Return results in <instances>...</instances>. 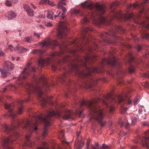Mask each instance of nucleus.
<instances>
[{"instance_id":"10","label":"nucleus","mask_w":149,"mask_h":149,"mask_svg":"<svg viewBox=\"0 0 149 149\" xmlns=\"http://www.w3.org/2000/svg\"><path fill=\"white\" fill-rule=\"evenodd\" d=\"M58 44V42L56 40H51L50 39H48L47 41H43L39 42L38 45H41L42 47L45 46L47 47H49L51 45L56 46Z\"/></svg>"},{"instance_id":"7","label":"nucleus","mask_w":149,"mask_h":149,"mask_svg":"<svg viewBox=\"0 0 149 149\" xmlns=\"http://www.w3.org/2000/svg\"><path fill=\"white\" fill-rule=\"evenodd\" d=\"M134 16L133 13H127L124 14L121 11H120L115 15V17L118 20L124 19L126 20L132 19Z\"/></svg>"},{"instance_id":"1","label":"nucleus","mask_w":149,"mask_h":149,"mask_svg":"<svg viewBox=\"0 0 149 149\" xmlns=\"http://www.w3.org/2000/svg\"><path fill=\"white\" fill-rule=\"evenodd\" d=\"M118 100L119 103L123 102L124 104L121 105V113L124 114L127 110L128 108L125 107L127 105H130L132 103L131 100L127 97L125 94L119 95L115 97H113L111 94H108L104 99H100L97 97L91 101H83L81 103V106H86L90 109L89 113L90 119H94L97 120L100 124L102 127L105 125L106 123L103 120L104 118L105 114L103 111L99 107L95 104L100 102H102L110 108V111L112 112L114 110V108L111 104L110 101L116 102Z\"/></svg>"},{"instance_id":"44","label":"nucleus","mask_w":149,"mask_h":149,"mask_svg":"<svg viewBox=\"0 0 149 149\" xmlns=\"http://www.w3.org/2000/svg\"><path fill=\"white\" fill-rule=\"evenodd\" d=\"M129 123H128V121L127 120V122H123L122 123V124L123 125H124L125 128H127L128 126Z\"/></svg>"},{"instance_id":"36","label":"nucleus","mask_w":149,"mask_h":149,"mask_svg":"<svg viewBox=\"0 0 149 149\" xmlns=\"http://www.w3.org/2000/svg\"><path fill=\"white\" fill-rule=\"evenodd\" d=\"M73 12L75 14H80L81 15L83 16L84 15L82 11L77 9H74L73 11Z\"/></svg>"},{"instance_id":"6","label":"nucleus","mask_w":149,"mask_h":149,"mask_svg":"<svg viewBox=\"0 0 149 149\" xmlns=\"http://www.w3.org/2000/svg\"><path fill=\"white\" fill-rule=\"evenodd\" d=\"M37 94L39 97V99L41 101V103L43 106H45L46 103L49 102V99L48 97L46 98L41 97L42 95V91L40 87L39 86H36L35 87L33 90Z\"/></svg>"},{"instance_id":"33","label":"nucleus","mask_w":149,"mask_h":149,"mask_svg":"<svg viewBox=\"0 0 149 149\" xmlns=\"http://www.w3.org/2000/svg\"><path fill=\"white\" fill-rule=\"evenodd\" d=\"M84 49L83 47H78L77 49H74L72 50L71 52L74 54H75L77 53L78 51H84Z\"/></svg>"},{"instance_id":"31","label":"nucleus","mask_w":149,"mask_h":149,"mask_svg":"<svg viewBox=\"0 0 149 149\" xmlns=\"http://www.w3.org/2000/svg\"><path fill=\"white\" fill-rule=\"evenodd\" d=\"M65 0H61V1L58 2V9H61L62 8L63 5H66V3L64 2Z\"/></svg>"},{"instance_id":"59","label":"nucleus","mask_w":149,"mask_h":149,"mask_svg":"<svg viewBox=\"0 0 149 149\" xmlns=\"http://www.w3.org/2000/svg\"><path fill=\"white\" fill-rule=\"evenodd\" d=\"M143 125L144 126H149V122L145 121L143 122Z\"/></svg>"},{"instance_id":"40","label":"nucleus","mask_w":149,"mask_h":149,"mask_svg":"<svg viewBox=\"0 0 149 149\" xmlns=\"http://www.w3.org/2000/svg\"><path fill=\"white\" fill-rule=\"evenodd\" d=\"M78 67V65L77 64H72V68L71 71H74L75 69H77Z\"/></svg>"},{"instance_id":"35","label":"nucleus","mask_w":149,"mask_h":149,"mask_svg":"<svg viewBox=\"0 0 149 149\" xmlns=\"http://www.w3.org/2000/svg\"><path fill=\"white\" fill-rule=\"evenodd\" d=\"M131 124L132 125H134L137 121V118L135 116H132L131 117Z\"/></svg>"},{"instance_id":"18","label":"nucleus","mask_w":149,"mask_h":149,"mask_svg":"<svg viewBox=\"0 0 149 149\" xmlns=\"http://www.w3.org/2000/svg\"><path fill=\"white\" fill-rule=\"evenodd\" d=\"M3 67L4 68L8 69V70H12L14 68V65L11 62L7 61L5 62Z\"/></svg>"},{"instance_id":"23","label":"nucleus","mask_w":149,"mask_h":149,"mask_svg":"<svg viewBox=\"0 0 149 149\" xmlns=\"http://www.w3.org/2000/svg\"><path fill=\"white\" fill-rule=\"evenodd\" d=\"M9 20L13 19L15 17L17 16L16 14L13 11L10 10L8 12L7 15H6Z\"/></svg>"},{"instance_id":"11","label":"nucleus","mask_w":149,"mask_h":149,"mask_svg":"<svg viewBox=\"0 0 149 149\" xmlns=\"http://www.w3.org/2000/svg\"><path fill=\"white\" fill-rule=\"evenodd\" d=\"M5 109L8 110V114L10 116H11L13 118H14L16 116V113L13 111V107L10 104L6 103L5 105Z\"/></svg>"},{"instance_id":"24","label":"nucleus","mask_w":149,"mask_h":149,"mask_svg":"<svg viewBox=\"0 0 149 149\" xmlns=\"http://www.w3.org/2000/svg\"><path fill=\"white\" fill-rule=\"evenodd\" d=\"M141 140L143 146L147 147H148L149 144L148 141H149V137H143Z\"/></svg>"},{"instance_id":"19","label":"nucleus","mask_w":149,"mask_h":149,"mask_svg":"<svg viewBox=\"0 0 149 149\" xmlns=\"http://www.w3.org/2000/svg\"><path fill=\"white\" fill-rule=\"evenodd\" d=\"M29 70L27 68H25L24 70L22 72L20 75L19 77V79L21 78L25 79L28 76L29 74L28 72Z\"/></svg>"},{"instance_id":"29","label":"nucleus","mask_w":149,"mask_h":149,"mask_svg":"<svg viewBox=\"0 0 149 149\" xmlns=\"http://www.w3.org/2000/svg\"><path fill=\"white\" fill-rule=\"evenodd\" d=\"M54 13L53 11L51 10L48 11L47 13V17L50 19H53Z\"/></svg>"},{"instance_id":"50","label":"nucleus","mask_w":149,"mask_h":149,"mask_svg":"<svg viewBox=\"0 0 149 149\" xmlns=\"http://www.w3.org/2000/svg\"><path fill=\"white\" fill-rule=\"evenodd\" d=\"M116 30L117 31H125L124 29L122 28L121 26H120L117 27Z\"/></svg>"},{"instance_id":"8","label":"nucleus","mask_w":149,"mask_h":149,"mask_svg":"<svg viewBox=\"0 0 149 149\" xmlns=\"http://www.w3.org/2000/svg\"><path fill=\"white\" fill-rule=\"evenodd\" d=\"M13 123H12V127H10L6 123L0 124V126H1L3 128V131L6 133H8L15 128L16 125H19V122L15 120H13Z\"/></svg>"},{"instance_id":"4","label":"nucleus","mask_w":149,"mask_h":149,"mask_svg":"<svg viewBox=\"0 0 149 149\" xmlns=\"http://www.w3.org/2000/svg\"><path fill=\"white\" fill-rule=\"evenodd\" d=\"M67 23L65 22H60L59 25V29L58 30L57 35L58 38L60 39H65L68 31L66 25Z\"/></svg>"},{"instance_id":"60","label":"nucleus","mask_w":149,"mask_h":149,"mask_svg":"<svg viewBox=\"0 0 149 149\" xmlns=\"http://www.w3.org/2000/svg\"><path fill=\"white\" fill-rule=\"evenodd\" d=\"M34 35L38 38H39L40 36V34L38 33H34Z\"/></svg>"},{"instance_id":"26","label":"nucleus","mask_w":149,"mask_h":149,"mask_svg":"<svg viewBox=\"0 0 149 149\" xmlns=\"http://www.w3.org/2000/svg\"><path fill=\"white\" fill-rule=\"evenodd\" d=\"M15 49L17 50L19 52L21 53H24L28 50V49L26 48H24L22 47H19V46L17 47Z\"/></svg>"},{"instance_id":"5","label":"nucleus","mask_w":149,"mask_h":149,"mask_svg":"<svg viewBox=\"0 0 149 149\" xmlns=\"http://www.w3.org/2000/svg\"><path fill=\"white\" fill-rule=\"evenodd\" d=\"M95 8L96 10L99 12L98 15L100 17L99 21L97 22L95 21V23L99 24H106L107 19L105 17L102 16L105 11L104 6L103 5L96 4Z\"/></svg>"},{"instance_id":"32","label":"nucleus","mask_w":149,"mask_h":149,"mask_svg":"<svg viewBox=\"0 0 149 149\" xmlns=\"http://www.w3.org/2000/svg\"><path fill=\"white\" fill-rule=\"evenodd\" d=\"M31 53L33 54H42L43 53V51L40 49H35L31 51Z\"/></svg>"},{"instance_id":"43","label":"nucleus","mask_w":149,"mask_h":149,"mask_svg":"<svg viewBox=\"0 0 149 149\" xmlns=\"http://www.w3.org/2000/svg\"><path fill=\"white\" fill-rule=\"evenodd\" d=\"M117 66H116V68H117V74H119V72H122V70L120 69V64H118V65H117Z\"/></svg>"},{"instance_id":"14","label":"nucleus","mask_w":149,"mask_h":149,"mask_svg":"<svg viewBox=\"0 0 149 149\" xmlns=\"http://www.w3.org/2000/svg\"><path fill=\"white\" fill-rule=\"evenodd\" d=\"M104 62L106 63L112 67L115 66L116 64V60L113 56L109 58L108 59H104Z\"/></svg>"},{"instance_id":"45","label":"nucleus","mask_w":149,"mask_h":149,"mask_svg":"<svg viewBox=\"0 0 149 149\" xmlns=\"http://www.w3.org/2000/svg\"><path fill=\"white\" fill-rule=\"evenodd\" d=\"M47 3L52 6H53L55 5V4L53 2L50 1L49 0H47Z\"/></svg>"},{"instance_id":"61","label":"nucleus","mask_w":149,"mask_h":149,"mask_svg":"<svg viewBox=\"0 0 149 149\" xmlns=\"http://www.w3.org/2000/svg\"><path fill=\"white\" fill-rule=\"evenodd\" d=\"M53 25V24L51 22H47L46 24V26H51Z\"/></svg>"},{"instance_id":"48","label":"nucleus","mask_w":149,"mask_h":149,"mask_svg":"<svg viewBox=\"0 0 149 149\" xmlns=\"http://www.w3.org/2000/svg\"><path fill=\"white\" fill-rule=\"evenodd\" d=\"M93 29L91 27H87L84 29V31L86 32H87L88 31H92Z\"/></svg>"},{"instance_id":"25","label":"nucleus","mask_w":149,"mask_h":149,"mask_svg":"<svg viewBox=\"0 0 149 149\" xmlns=\"http://www.w3.org/2000/svg\"><path fill=\"white\" fill-rule=\"evenodd\" d=\"M84 143L83 141H78L77 144H74L75 149H81L84 145Z\"/></svg>"},{"instance_id":"47","label":"nucleus","mask_w":149,"mask_h":149,"mask_svg":"<svg viewBox=\"0 0 149 149\" xmlns=\"http://www.w3.org/2000/svg\"><path fill=\"white\" fill-rule=\"evenodd\" d=\"M129 58L130 59V62L133 59V53L132 52H130L129 53Z\"/></svg>"},{"instance_id":"58","label":"nucleus","mask_w":149,"mask_h":149,"mask_svg":"<svg viewBox=\"0 0 149 149\" xmlns=\"http://www.w3.org/2000/svg\"><path fill=\"white\" fill-rule=\"evenodd\" d=\"M82 112V111H77L75 113V114L77 115V114H79V116L80 117L81 116V114Z\"/></svg>"},{"instance_id":"20","label":"nucleus","mask_w":149,"mask_h":149,"mask_svg":"<svg viewBox=\"0 0 149 149\" xmlns=\"http://www.w3.org/2000/svg\"><path fill=\"white\" fill-rule=\"evenodd\" d=\"M72 114L73 112L72 110H68L65 115L63 116V119L65 120H68L72 118Z\"/></svg>"},{"instance_id":"55","label":"nucleus","mask_w":149,"mask_h":149,"mask_svg":"<svg viewBox=\"0 0 149 149\" xmlns=\"http://www.w3.org/2000/svg\"><path fill=\"white\" fill-rule=\"evenodd\" d=\"M6 5L8 6H10L12 5V3L11 2L8 1H6L5 3Z\"/></svg>"},{"instance_id":"3","label":"nucleus","mask_w":149,"mask_h":149,"mask_svg":"<svg viewBox=\"0 0 149 149\" xmlns=\"http://www.w3.org/2000/svg\"><path fill=\"white\" fill-rule=\"evenodd\" d=\"M13 133L12 136L7 138L3 136L1 138L2 145L5 149H13L12 147L10 145V143L15 140L13 139L14 137L17 138L19 136V134L17 132H14Z\"/></svg>"},{"instance_id":"13","label":"nucleus","mask_w":149,"mask_h":149,"mask_svg":"<svg viewBox=\"0 0 149 149\" xmlns=\"http://www.w3.org/2000/svg\"><path fill=\"white\" fill-rule=\"evenodd\" d=\"M61 9L63 10V13H61L60 11H57L56 12V14L54 15V18H58L59 19L61 20V19H63L65 12L66 11V9L64 7H63Z\"/></svg>"},{"instance_id":"56","label":"nucleus","mask_w":149,"mask_h":149,"mask_svg":"<svg viewBox=\"0 0 149 149\" xmlns=\"http://www.w3.org/2000/svg\"><path fill=\"white\" fill-rule=\"evenodd\" d=\"M5 54L3 52L2 49L0 48V56H2L5 55Z\"/></svg>"},{"instance_id":"49","label":"nucleus","mask_w":149,"mask_h":149,"mask_svg":"<svg viewBox=\"0 0 149 149\" xmlns=\"http://www.w3.org/2000/svg\"><path fill=\"white\" fill-rule=\"evenodd\" d=\"M23 107H21L19 109L18 112H17V113L18 114H20L23 111Z\"/></svg>"},{"instance_id":"52","label":"nucleus","mask_w":149,"mask_h":149,"mask_svg":"<svg viewBox=\"0 0 149 149\" xmlns=\"http://www.w3.org/2000/svg\"><path fill=\"white\" fill-rule=\"evenodd\" d=\"M102 148L103 149H109L110 148L109 146L106 145L105 144H103L102 145Z\"/></svg>"},{"instance_id":"62","label":"nucleus","mask_w":149,"mask_h":149,"mask_svg":"<svg viewBox=\"0 0 149 149\" xmlns=\"http://www.w3.org/2000/svg\"><path fill=\"white\" fill-rule=\"evenodd\" d=\"M8 48L11 51L14 49V48L13 46L11 45H8Z\"/></svg>"},{"instance_id":"34","label":"nucleus","mask_w":149,"mask_h":149,"mask_svg":"<svg viewBox=\"0 0 149 149\" xmlns=\"http://www.w3.org/2000/svg\"><path fill=\"white\" fill-rule=\"evenodd\" d=\"M119 3V2L118 1H115L112 3L111 6V11H113L115 9L114 6H118Z\"/></svg>"},{"instance_id":"51","label":"nucleus","mask_w":149,"mask_h":149,"mask_svg":"<svg viewBox=\"0 0 149 149\" xmlns=\"http://www.w3.org/2000/svg\"><path fill=\"white\" fill-rule=\"evenodd\" d=\"M47 0H41L39 3V4L41 5L42 4H44L45 3H47Z\"/></svg>"},{"instance_id":"46","label":"nucleus","mask_w":149,"mask_h":149,"mask_svg":"<svg viewBox=\"0 0 149 149\" xmlns=\"http://www.w3.org/2000/svg\"><path fill=\"white\" fill-rule=\"evenodd\" d=\"M143 109H142V108H140V109H139V113H140V114H141V113H142V114H141V115L143 114H144V115H145V117L144 118H145V117L146 116H147V115H146V113H144L143 112Z\"/></svg>"},{"instance_id":"64","label":"nucleus","mask_w":149,"mask_h":149,"mask_svg":"<svg viewBox=\"0 0 149 149\" xmlns=\"http://www.w3.org/2000/svg\"><path fill=\"white\" fill-rule=\"evenodd\" d=\"M28 93H31L33 92V91H32V90L29 89V90H28Z\"/></svg>"},{"instance_id":"53","label":"nucleus","mask_w":149,"mask_h":149,"mask_svg":"<svg viewBox=\"0 0 149 149\" xmlns=\"http://www.w3.org/2000/svg\"><path fill=\"white\" fill-rule=\"evenodd\" d=\"M39 79L40 80V81H42L43 82H44L45 83V82L46 81V78L45 77H42V76H41L40 77V78Z\"/></svg>"},{"instance_id":"12","label":"nucleus","mask_w":149,"mask_h":149,"mask_svg":"<svg viewBox=\"0 0 149 149\" xmlns=\"http://www.w3.org/2000/svg\"><path fill=\"white\" fill-rule=\"evenodd\" d=\"M95 58L96 56L95 55H88L86 57H84V60L83 61L81 60V62L84 63L85 64V65L86 67V65L88 63H90L91 61H93L92 60L95 59Z\"/></svg>"},{"instance_id":"42","label":"nucleus","mask_w":149,"mask_h":149,"mask_svg":"<svg viewBox=\"0 0 149 149\" xmlns=\"http://www.w3.org/2000/svg\"><path fill=\"white\" fill-rule=\"evenodd\" d=\"M95 80L93 78H91L90 81L89 82V87L92 86L95 83Z\"/></svg>"},{"instance_id":"16","label":"nucleus","mask_w":149,"mask_h":149,"mask_svg":"<svg viewBox=\"0 0 149 149\" xmlns=\"http://www.w3.org/2000/svg\"><path fill=\"white\" fill-rule=\"evenodd\" d=\"M30 137V134H29L26 135V141L24 145L29 147H31L34 146L35 143H34L30 140L29 139Z\"/></svg>"},{"instance_id":"17","label":"nucleus","mask_w":149,"mask_h":149,"mask_svg":"<svg viewBox=\"0 0 149 149\" xmlns=\"http://www.w3.org/2000/svg\"><path fill=\"white\" fill-rule=\"evenodd\" d=\"M23 7L29 15L32 17L34 15V11L29 6L26 4H24L23 5Z\"/></svg>"},{"instance_id":"22","label":"nucleus","mask_w":149,"mask_h":149,"mask_svg":"<svg viewBox=\"0 0 149 149\" xmlns=\"http://www.w3.org/2000/svg\"><path fill=\"white\" fill-rule=\"evenodd\" d=\"M82 5L84 8L91 9L93 8V6L92 3L88 1H85L82 3Z\"/></svg>"},{"instance_id":"38","label":"nucleus","mask_w":149,"mask_h":149,"mask_svg":"<svg viewBox=\"0 0 149 149\" xmlns=\"http://www.w3.org/2000/svg\"><path fill=\"white\" fill-rule=\"evenodd\" d=\"M66 75L65 73L61 75V76L59 77V79L63 82L65 81V79L66 77Z\"/></svg>"},{"instance_id":"54","label":"nucleus","mask_w":149,"mask_h":149,"mask_svg":"<svg viewBox=\"0 0 149 149\" xmlns=\"http://www.w3.org/2000/svg\"><path fill=\"white\" fill-rule=\"evenodd\" d=\"M134 71V69L132 67H130L129 68V71L130 73L133 72Z\"/></svg>"},{"instance_id":"27","label":"nucleus","mask_w":149,"mask_h":149,"mask_svg":"<svg viewBox=\"0 0 149 149\" xmlns=\"http://www.w3.org/2000/svg\"><path fill=\"white\" fill-rule=\"evenodd\" d=\"M41 145L43 146L38 147L36 149H48L47 143L45 142H42Z\"/></svg>"},{"instance_id":"57","label":"nucleus","mask_w":149,"mask_h":149,"mask_svg":"<svg viewBox=\"0 0 149 149\" xmlns=\"http://www.w3.org/2000/svg\"><path fill=\"white\" fill-rule=\"evenodd\" d=\"M139 98L138 97H136L134 100V105H136L137 103L139 102Z\"/></svg>"},{"instance_id":"2","label":"nucleus","mask_w":149,"mask_h":149,"mask_svg":"<svg viewBox=\"0 0 149 149\" xmlns=\"http://www.w3.org/2000/svg\"><path fill=\"white\" fill-rule=\"evenodd\" d=\"M47 116L44 117L42 115L37 116L34 117L35 121H28L26 124L25 125L24 128L29 131L30 133L36 131L37 129V125L39 122H43L44 124V127L42 134L43 137H45L48 134V127L50 125V123L49 121V118L51 116H57L59 117L61 115L60 113L58 111L55 112L54 111H47Z\"/></svg>"},{"instance_id":"30","label":"nucleus","mask_w":149,"mask_h":149,"mask_svg":"<svg viewBox=\"0 0 149 149\" xmlns=\"http://www.w3.org/2000/svg\"><path fill=\"white\" fill-rule=\"evenodd\" d=\"M89 142H88V141H87L86 143V147L87 148V149H90L89 148ZM99 146V144L98 143H97L96 144L95 146H93L92 145L91 146V148L90 149H97V147H98Z\"/></svg>"},{"instance_id":"39","label":"nucleus","mask_w":149,"mask_h":149,"mask_svg":"<svg viewBox=\"0 0 149 149\" xmlns=\"http://www.w3.org/2000/svg\"><path fill=\"white\" fill-rule=\"evenodd\" d=\"M145 48H147V49H149V46H140L139 45L137 47V49L138 51H140L141 50V49H144Z\"/></svg>"},{"instance_id":"28","label":"nucleus","mask_w":149,"mask_h":149,"mask_svg":"<svg viewBox=\"0 0 149 149\" xmlns=\"http://www.w3.org/2000/svg\"><path fill=\"white\" fill-rule=\"evenodd\" d=\"M105 34L111 37H114L116 36V33L113 30H111L109 32H105Z\"/></svg>"},{"instance_id":"21","label":"nucleus","mask_w":149,"mask_h":149,"mask_svg":"<svg viewBox=\"0 0 149 149\" xmlns=\"http://www.w3.org/2000/svg\"><path fill=\"white\" fill-rule=\"evenodd\" d=\"M0 72L1 73V77L5 78L10 75V73L9 70L0 69Z\"/></svg>"},{"instance_id":"9","label":"nucleus","mask_w":149,"mask_h":149,"mask_svg":"<svg viewBox=\"0 0 149 149\" xmlns=\"http://www.w3.org/2000/svg\"><path fill=\"white\" fill-rule=\"evenodd\" d=\"M101 71L98 68L92 67L88 69V73L87 74H84L82 72H79V75L81 76H84L85 77H89L91 75V73L92 72L99 73Z\"/></svg>"},{"instance_id":"41","label":"nucleus","mask_w":149,"mask_h":149,"mask_svg":"<svg viewBox=\"0 0 149 149\" xmlns=\"http://www.w3.org/2000/svg\"><path fill=\"white\" fill-rule=\"evenodd\" d=\"M89 22V20L88 18V17H85L81 21V23L82 24H84L85 23H87Z\"/></svg>"},{"instance_id":"37","label":"nucleus","mask_w":149,"mask_h":149,"mask_svg":"<svg viewBox=\"0 0 149 149\" xmlns=\"http://www.w3.org/2000/svg\"><path fill=\"white\" fill-rule=\"evenodd\" d=\"M32 41V38L31 37H25L24 38V42L27 43H31Z\"/></svg>"},{"instance_id":"15","label":"nucleus","mask_w":149,"mask_h":149,"mask_svg":"<svg viewBox=\"0 0 149 149\" xmlns=\"http://www.w3.org/2000/svg\"><path fill=\"white\" fill-rule=\"evenodd\" d=\"M49 60V58H47V59H45L42 57L40 58L38 61L39 66L41 68H42L45 64L48 65Z\"/></svg>"},{"instance_id":"63","label":"nucleus","mask_w":149,"mask_h":149,"mask_svg":"<svg viewBox=\"0 0 149 149\" xmlns=\"http://www.w3.org/2000/svg\"><path fill=\"white\" fill-rule=\"evenodd\" d=\"M131 149H139V148L136 146H133L131 147Z\"/></svg>"}]
</instances>
